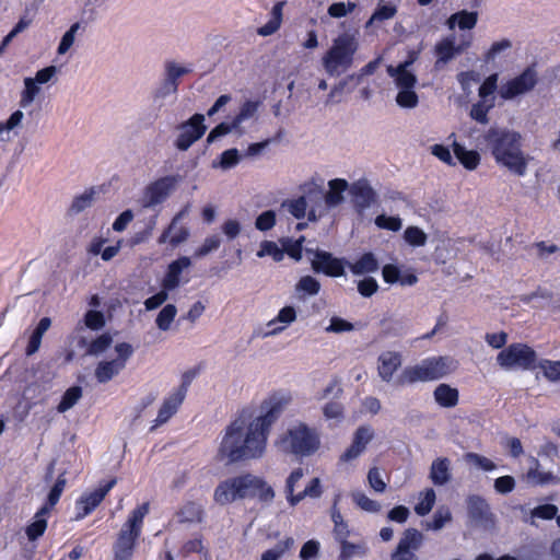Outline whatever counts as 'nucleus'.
Masks as SVG:
<instances>
[{"label": "nucleus", "mask_w": 560, "mask_h": 560, "mask_svg": "<svg viewBox=\"0 0 560 560\" xmlns=\"http://www.w3.org/2000/svg\"><path fill=\"white\" fill-rule=\"evenodd\" d=\"M81 396H82L81 387L73 386V387L68 388L65 392L59 405L57 406L58 412H66L67 410L71 409L78 402V400L81 398Z\"/></svg>", "instance_id": "obj_42"}, {"label": "nucleus", "mask_w": 560, "mask_h": 560, "mask_svg": "<svg viewBox=\"0 0 560 560\" xmlns=\"http://www.w3.org/2000/svg\"><path fill=\"white\" fill-rule=\"evenodd\" d=\"M328 191L325 192V206L327 210L341 205L345 200L343 194L349 190L350 185L343 178H335L328 182Z\"/></svg>", "instance_id": "obj_24"}, {"label": "nucleus", "mask_w": 560, "mask_h": 560, "mask_svg": "<svg viewBox=\"0 0 560 560\" xmlns=\"http://www.w3.org/2000/svg\"><path fill=\"white\" fill-rule=\"evenodd\" d=\"M116 483L117 479L113 478L98 489L90 493H84L77 502V506L81 509V512L77 514L75 520H82L97 508Z\"/></svg>", "instance_id": "obj_16"}, {"label": "nucleus", "mask_w": 560, "mask_h": 560, "mask_svg": "<svg viewBox=\"0 0 560 560\" xmlns=\"http://www.w3.org/2000/svg\"><path fill=\"white\" fill-rule=\"evenodd\" d=\"M538 366L550 382H560V361L542 360Z\"/></svg>", "instance_id": "obj_54"}, {"label": "nucleus", "mask_w": 560, "mask_h": 560, "mask_svg": "<svg viewBox=\"0 0 560 560\" xmlns=\"http://www.w3.org/2000/svg\"><path fill=\"white\" fill-rule=\"evenodd\" d=\"M58 72L59 69L56 66L51 65L38 70L35 73L34 79L39 85L47 83L55 84L58 81Z\"/></svg>", "instance_id": "obj_59"}, {"label": "nucleus", "mask_w": 560, "mask_h": 560, "mask_svg": "<svg viewBox=\"0 0 560 560\" xmlns=\"http://www.w3.org/2000/svg\"><path fill=\"white\" fill-rule=\"evenodd\" d=\"M50 510L48 505L42 506L34 516L33 522L26 526L25 534L30 541H35L42 537L47 528V518Z\"/></svg>", "instance_id": "obj_26"}, {"label": "nucleus", "mask_w": 560, "mask_h": 560, "mask_svg": "<svg viewBox=\"0 0 560 560\" xmlns=\"http://www.w3.org/2000/svg\"><path fill=\"white\" fill-rule=\"evenodd\" d=\"M93 197H94L93 190L85 191L82 195L77 196L70 206V212L78 214V213L84 211L85 209L90 208L93 202Z\"/></svg>", "instance_id": "obj_57"}, {"label": "nucleus", "mask_w": 560, "mask_h": 560, "mask_svg": "<svg viewBox=\"0 0 560 560\" xmlns=\"http://www.w3.org/2000/svg\"><path fill=\"white\" fill-rule=\"evenodd\" d=\"M396 103L401 108H415L419 104V96L415 88L400 89L396 96Z\"/></svg>", "instance_id": "obj_46"}, {"label": "nucleus", "mask_w": 560, "mask_h": 560, "mask_svg": "<svg viewBox=\"0 0 560 560\" xmlns=\"http://www.w3.org/2000/svg\"><path fill=\"white\" fill-rule=\"evenodd\" d=\"M24 89L21 92V98H20V107L21 108H27L33 104V102L36 100V97L40 93V85L35 81L34 78H25L23 80Z\"/></svg>", "instance_id": "obj_35"}, {"label": "nucleus", "mask_w": 560, "mask_h": 560, "mask_svg": "<svg viewBox=\"0 0 560 560\" xmlns=\"http://www.w3.org/2000/svg\"><path fill=\"white\" fill-rule=\"evenodd\" d=\"M520 132L497 126L480 138V143L491 152L495 162L517 176H524L527 170V159L522 152Z\"/></svg>", "instance_id": "obj_2"}, {"label": "nucleus", "mask_w": 560, "mask_h": 560, "mask_svg": "<svg viewBox=\"0 0 560 560\" xmlns=\"http://www.w3.org/2000/svg\"><path fill=\"white\" fill-rule=\"evenodd\" d=\"M191 260L187 256H182L172 261L168 267L164 279L162 280V288L165 291H173L180 284V275L184 269L189 268Z\"/></svg>", "instance_id": "obj_21"}, {"label": "nucleus", "mask_w": 560, "mask_h": 560, "mask_svg": "<svg viewBox=\"0 0 560 560\" xmlns=\"http://www.w3.org/2000/svg\"><path fill=\"white\" fill-rule=\"evenodd\" d=\"M149 503L144 502L141 505H139L137 509H135L130 515V517L127 520V522L122 525V529H129L132 534H137L140 536L141 527L143 523V518L149 513Z\"/></svg>", "instance_id": "obj_34"}, {"label": "nucleus", "mask_w": 560, "mask_h": 560, "mask_svg": "<svg viewBox=\"0 0 560 560\" xmlns=\"http://www.w3.org/2000/svg\"><path fill=\"white\" fill-rule=\"evenodd\" d=\"M405 240L412 246H423L427 243V234L418 226H408L404 233Z\"/></svg>", "instance_id": "obj_58"}, {"label": "nucleus", "mask_w": 560, "mask_h": 560, "mask_svg": "<svg viewBox=\"0 0 560 560\" xmlns=\"http://www.w3.org/2000/svg\"><path fill=\"white\" fill-rule=\"evenodd\" d=\"M359 48L355 37H335L331 46L322 57V66L329 77H340L346 73L354 62Z\"/></svg>", "instance_id": "obj_5"}, {"label": "nucleus", "mask_w": 560, "mask_h": 560, "mask_svg": "<svg viewBox=\"0 0 560 560\" xmlns=\"http://www.w3.org/2000/svg\"><path fill=\"white\" fill-rule=\"evenodd\" d=\"M373 436L374 432L371 427H359L354 432L352 444L341 455V460L350 462L355 459L365 450L366 445L372 441Z\"/></svg>", "instance_id": "obj_18"}, {"label": "nucleus", "mask_w": 560, "mask_h": 560, "mask_svg": "<svg viewBox=\"0 0 560 560\" xmlns=\"http://www.w3.org/2000/svg\"><path fill=\"white\" fill-rule=\"evenodd\" d=\"M177 314V308L174 304H166L158 314L155 324L159 329L167 331L171 328V324Z\"/></svg>", "instance_id": "obj_43"}, {"label": "nucleus", "mask_w": 560, "mask_h": 560, "mask_svg": "<svg viewBox=\"0 0 560 560\" xmlns=\"http://www.w3.org/2000/svg\"><path fill=\"white\" fill-rule=\"evenodd\" d=\"M238 131L240 133H243L242 130L235 125L234 120L232 122H221L218 126H215L208 135L207 137V143H212L220 137H223L232 131Z\"/></svg>", "instance_id": "obj_53"}, {"label": "nucleus", "mask_w": 560, "mask_h": 560, "mask_svg": "<svg viewBox=\"0 0 560 560\" xmlns=\"http://www.w3.org/2000/svg\"><path fill=\"white\" fill-rule=\"evenodd\" d=\"M323 415L326 420L340 421L343 418V406L338 401H329L323 407Z\"/></svg>", "instance_id": "obj_62"}, {"label": "nucleus", "mask_w": 560, "mask_h": 560, "mask_svg": "<svg viewBox=\"0 0 560 560\" xmlns=\"http://www.w3.org/2000/svg\"><path fill=\"white\" fill-rule=\"evenodd\" d=\"M202 505L188 501L177 512V517L180 523H201L203 520Z\"/></svg>", "instance_id": "obj_30"}, {"label": "nucleus", "mask_w": 560, "mask_h": 560, "mask_svg": "<svg viewBox=\"0 0 560 560\" xmlns=\"http://www.w3.org/2000/svg\"><path fill=\"white\" fill-rule=\"evenodd\" d=\"M353 501L360 506L362 510L370 513H377L381 511V504L377 501H374L366 497L362 492H353L352 493Z\"/></svg>", "instance_id": "obj_61"}, {"label": "nucleus", "mask_w": 560, "mask_h": 560, "mask_svg": "<svg viewBox=\"0 0 560 560\" xmlns=\"http://www.w3.org/2000/svg\"><path fill=\"white\" fill-rule=\"evenodd\" d=\"M281 208L285 209L292 217L301 220L307 215V202L300 196L295 199H287L281 203Z\"/></svg>", "instance_id": "obj_39"}, {"label": "nucleus", "mask_w": 560, "mask_h": 560, "mask_svg": "<svg viewBox=\"0 0 560 560\" xmlns=\"http://www.w3.org/2000/svg\"><path fill=\"white\" fill-rule=\"evenodd\" d=\"M536 361V352L525 343H512L497 355L498 364L504 370H533Z\"/></svg>", "instance_id": "obj_7"}, {"label": "nucleus", "mask_w": 560, "mask_h": 560, "mask_svg": "<svg viewBox=\"0 0 560 560\" xmlns=\"http://www.w3.org/2000/svg\"><path fill=\"white\" fill-rule=\"evenodd\" d=\"M377 373L382 381L389 383L395 372L401 366L402 357L396 351H385L378 357Z\"/></svg>", "instance_id": "obj_19"}, {"label": "nucleus", "mask_w": 560, "mask_h": 560, "mask_svg": "<svg viewBox=\"0 0 560 560\" xmlns=\"http://www.w3.org/2000/svg\"><path fill=\"white\" fill-rule=\"evenodd\" d=\"M180 182V175H168L148 185L144 190L143 207L154 208L163 203L176 190Z\"/></svg>", "instance_id": "obj_10"}, {"label": "nucleus", "mask_w": 560, "mask_h": 560, "mask_svg": "<svg viewBox=\"0 0 560 560\" xmlns=\"http://www.w3.org/2000/svg\"><path fill=\"white\" fill-rule=\"evenodd\" d=\"M423 541V535L416 528H407L402 537L392 553V560H418L415 551L418 550Z\"/></svg>", "instance_id": "obj_14"}, {"label": "nucleus", "mask_w": 560, "mask_h": 560, "mask_svg": "<svg viewBox=\"0 0 560 560\" xmlns=\"http://www.w3.org/2000/svg\"><path fill=\"white\" fill-rule=\"evenodd\" d=\"M478 20V13L476 11L462 10L452 14L446 24L451 31L458 27L460 31H470L475 27Z\"/></svg>", "instance_id": "obj_28"}, {"label": "nucleus", "mask_w": 560, "mask_h": 560, "mask_svg": "<svg viewBox=\"0 0 560 560\" xmlns=\"http://www.w3.org/2000/svg\"><path fill=\"white\" fill-rule=\"evenodd\" d=\"M455 37H445L435 45V55L438 57L435 61V68L440 69L448 61L460 55L466 44H456Z\"/></svg>", "instance_id": "obj_20"}, {"label": "nucleus", "mask_w": 560, "mask_h": 560, "mask_svg": "<svg viewBox=\"0 0 560 560\" xmlns=\"http://www.w3.org/2000/svg\"><path fill=\"white\" fill-rule=\"evenodd\" d=\"M290 401L287 396H272L260 406V413L253 417L250 409H243L230 425L219 446L218 456L228 464L260 457L266 448L272 424Z\"/></svg>", "instance_id": "obj_1"}, {"label": "nucleus", "mask_w": 560, "mask_h": 560, "mask_svg": "<svg viewBox=\"0 0 560 560\" xmlns=\"http://www.w3.org/2000/svg\"><path fill=\"white\" fill-rule=\"evenodd\" d=\"M259 477L244 474L221 481L214 489L213 500L220 505H226L237 500L255 498Z\"/></svg>", "instance_id": "obj_6"}, {"label": "nucleus", "mask_w": 560, "mask_h": 560, "mask_svg": "<svg viewBox=\"0 0 560 560\" xmlns=\"http://www.w3.org/2000/svg\"><path fill=\"white\" fill-rule=\"evenodd\" d=\"M178 136L174 145L179 151H187L206 132L205 115L195 114L188 120L177 126Z\"/></svg>", "instance_id": "obj_11"}, {"label": "nucleus", "mask_w": 560, "mask_h": 560, "mask_svg": "<svg viewBox=\"0 0 560 560\" xmlns=\"http://www.w3.org/2000/svg\"><path fill=\"white\" fill-rule=\"evenodd\" d=\"M283 5L284 1H279L272 7L268 22L257 30V35H272L279 30L282 22Z\"/></svg>", "instance_id": "obj_32"}, {"label": "nucleus", "mask_w": 560, "mask_h": 560, "mask_svg": "<svg viewBox=\"0 0 560 560\" xmlns=\"http://www.w3.org/2000/svg\"><path fill=\"white\" fill-rule=\"evenodd\" d=\"M276 212L273 210H266L256 218L255 228L258 231L266 232L271 230L276 225Z\"/></svg>", "instance_id": "obj_60"}, {"label": "nucleus", "mask_w": 560, "mask_h": 560, "mask_svg": "<svg viewBox=\"0 0 560 560\" xmlns=\"http://www.w3.org/2000/svg\"><path fill=\"white\" fill-rule=\"evenodd\" d=\"M319 445L320 440L316 430L303 422L290 427L277 441L280 452L301 457L311 456Z\"/></svg>", "instance_id": "obj_3"}, {"label": "nucleus", "mask_w": 560, "mask_h": 560, "mask_svg": "<svg viewBox=\"0 0 560 560\" xmlns=\"http://www.w3.org/2000/svg\"><path fill=\"white\" fill-rule=\"evenodd\" d=\"M178 83H174L164 78L161 85L153 93V106L160 110L164 106V100L177 93Z\"/></svg>", "instance_id": "obj_37"}, {"label": "nucleus", "mask_w": 560, "mask_h": 560, "mask_svg": "<svg viewBox=\"0 0 560 560\" xmlns=\"http://www.w3.org/2000/svg\"><path fill=\"white\" fill-rule=\"evenodd\" d=\"M113 342V338L109 334L105 332L89 343L86 349L88 355L97 357L104 353Z\"/></svg>", "instance_id": "obj_45"}, {"label": "nucleus", "mask_w": 560, "mask_h": 560, "mask_svg": "<svg viewBox=\"0 0 560 560\" xmlns=\"http://www.w3.org/2000/svg\"><path fill=\"white\" fill-rule=\"evenodd\" d=\"M190 70L186 67H180L174 61H167L165 63V79L174 83H178V79L187 74Z\"/></svg>", "instance_id": "obj_64"}, {"label": "nucleus", "mask_w": 560, "mask_h": 560, "mask_svg": "<svg viewBox=\"0 0 560 560\" xmlns=\"http://www.w3.org/2000/svg\"><path fill=\"white\" fill-rule=\"evenodd\" d=\"M304 236H301L299 240H291V238H282V250L283 254L287 253L291 258L295 260H300L302 258V244L304 242Z\"/></svg>", "instance_id": "obj_50"}, {"label": "nucleus", "mask_w": 560, "mask_h": 560, "mask_svg": "<svg viewBox=\"0 0 560 560\" xmlns=\"http://www.w3.org/2000/svg\"><path fill=\"white\" fill-rule=\"evenodd\" d=\"M435 499L434 490L427 489L421 501L415 506V512L420 516L429 514L435 503Z\"/></svg>", "instance_id": "obj_56"}, {"label": "nucleus", "mask_w": 560, "mask_h": 560, "mask_svg": "<svg viewBox=\"0 0 560 560\" xmlns=\"http://www.w3.org/2000/svg\"><path fill=\"white\" fill-rule=\"evenodd\" d=\"M305 253L312 255L310 258L312 269L315 273L337 278L345 275V260L334 257L331 253L306 247Z\"/></svg>", "instance_id": "obj_12"}, {"label": "nucleus", "mask_w": 560, "mask_h": 560, "mask_svg": "<svg viewBox=\"0 0 560 560\" xmlns=\"http://www.w3.org/2000/svg\"><path fill=\"white\" fill-rule=\"evenodd\" d=\"M294 546V539L287 537L284 540L279 541L272 549L265 551L261 555V560H279L285 551Z\"/></svg>", "instance_id": "obj_44"}, {"label": "nucleus", "mask_w": 560, "mask_h": 560, "mask_svg": "<svg viewBox=\"0 0 560 560\" xmlns=\"http://www.w3.org/2000/svg\"><path fill=\"white\" fill-rule=\"evenodd\" d=\"M538 82V73L533 66L527 67L520 75L502 83L498 90L501 98L513 100L534 90Z\"/></svg>", "instance_id": "obj_9"}, {"label": "nucleus", "mask_w": 560, "mask_h": 560, "mask_svg": "<svg viewBox=\"0 0 560 560\" xmlns=\"http://www.w3.org/2000/svg\"><path fill=\"white\" fill-rule=\"evenodd\" d=\"M301 189L303 192L301 197L307 202V219L311 222H316L327 213L325 190L315 182L305 183Z\"/></svg>", "instance_id": "obj_13"}, {"label": "nucleus", "mask_w": 560, "mask_h": 560, "mask_svg": "<svg viewBox=\"0 0 560 560\" xmlns=\"http://www.w3.org/2000/svg\"><path fill=\"white\" fill-rule=\"evenodd\" d=\"M66 485V471H63L58 476L55 485L52 486L48 493L47 503L45 505H48L49 510L58 503Z\"/></svg>", "instance_id": "obj_48"}, {"label": "nucleus", "mask_w": 560, "mask_h": 560, "mask_svg": "<svg viewBox=\"0 0 560 560\" xmlns=\"http://www.w3.org/2000/svg\"><path fill=\"white\" fill-rule=\"evenodd\" d=\"M340 559L350 560L354 557H364L368 552V548L364 544H352L348 540L340 542Z\"/></svg>", "instance_id": "obj_41"}, {"label": "nucleus", "mask_w": 560, "mask_h": 560, "mask_svg": "<svg viewBox=\"0 0 560 560\" xmlns=\"http://www.w3.org/2000/svg\"><path fill=\"white\" fill-rule=\"evenodd\" d=\"M322 493L323 490L320 479L317 477L313 478L302 492H299L294 498L291 499V505L295 506L305 498L317 499L322 495Z\"/></svg>", "instance_id": "obj_40"}, {"label": "nucleus", "mask_w": 560, "mask_h": 560, "mask_svg": "<svg viewBox=\"0 0 560 560\" xmlns=\"http://www.w3.org/2000/svg\"><path fill=\"white\" fill-rule=\"evenodd\" d=\"M429 478L435 486H444L452 479L451 460L447 457L434 459L430 467Z\"/></svg>", "instance_id": "obj_25"}, {"label": "nucleus", "mask_w": 560, "mask_h": 560, "mask_svg": "<svg viewBox=\"0 0 560 560\" xmlns=\"http://www.w3.org/2000/svg\"><path fill=\"white\" fill-rule=\"evenodd\" d=\"M117 357L113 360L98 362L94 375L98 383H107L117 376L125 368L129 358L133 353V348L128 342H120L115 346Z\"/></svg>", "instance_id": "obj_8"}, {"label": "nucleus", "mask_w": 560, "mask_h": 560, "mask_svg": "<svg viewBox=\"0 0 560 560\" xmlns=\"http://www.w3.org/2000/svg\"><path fill=\"white\" fill-rule=\"evenodd\" d=\"M259 102L246 101L240 108V113L234 117L235 125L241 129V125L253 117L258 110Z\"/></svg>", "instance_id": "obj_49"}, {"label": "nucleus", "mask_w": 560, "mask_h": 560, "mask_svg": "<svg viewBox=\"0 0 560 560\" xmlns=\"http://www.w3.org/2000/svg\"><path fill=\"white\" fill-rule=\"evenodd\" d=\"M375 224L380 229H385L394 232H397L401 229V220L398 217H387L385 214H380L375 218Z\"/></svg>", "instance_id": "obj_63"}, {"label": "nucleus", "mask_w": 560, "mask_h": 560, "mask_svg": "<svg viewBox=\"0 0 560 560\" xmlns=\"http://www.w3.org/2000/svg\"><path fill=\"white\" fill-rule=\"evenodd\" d=\"M467 511L470 520L478 526L489 527L493 524V514L487 501L477 494L468 495Z\"/></svg>", "instance_id": "obj_17"}, {"label": "nucleus", "mask_w": 560, "mask_h": 560, "mask_svg": "<svg viewBox=\"0 0 560 560\" xmlns=\"http://www.w3.org/2000/svg\"><path fill=\"white\" fill-rule=\"evenodd\" d=\"M258 257L271 256L275 261L283 259V250L272 241H262L257 252Z\"/></svg>", "instance_id": "obj_51"}, {"label": "nucleus", "mask_w": 560, "mask_h": 560, "mask_svg": "<svg viewBox=\"0 0 560 560\" xmlns=\"http://www.w3.org/2000/svg\"><path fill=\"white\" fill-rule=\"evenodd\" d=\"M397 12V9L393 4H383L378 5L374 13L372 14L371 19L366 23V26L373 25L377 22H382L385 20L392 19Z\"/></svg>", "instance_id": "obj_52"}, {"label": "nucleus", "mask_w": 560, "mask_h": 560, "mask_svg": "<svg viewBox=\"0 0 560 560\" xmlns=\"http://www.w3.org/2000/svg\"><path fill=\"white\" fill-rule=\"evenodd\" d=\"M138 537L139 535L132 534L129 529L121 528L113 547L114 560H131Z\"/></svg>", "instance_id": "obj_22"}, {"label": "nucleus", "mask_w": 560, "mask_h": 560, "mask_svg": "<svg viewBox=\"0 0 560 560\" xmlns=\"http://www.w3.org/2000/svg\"><path fill=\"white\" fill-rule=\"evenodd\" d=\"M533 467H530L526 474V480L533 486H545L552 482L556 477L549 471H540L539 462L536 458H532Z\"/></svg>", "instance_id": "obj_36"}, {"label": "nucleus", "mask_w": 560, "mask_h": 560, "mask_svg": "<svg viewBox=\"0 0 560 560\" xmlns=\"http://www.w3.org/2000/svg\"><path fill=\"white\" fill-rule=\"evenodd\" d=\"M241 161V155L238 153V150L233 148V149H229V150H225L221 156H220V161L217 163V162H213L212 163V167L213 168H217V167H220L222 170H230L234 166H236Z\"/></svg>", "instance_id": "obj_47"}, {"label": "nucleus", "mask_w": 560, "mask_h": 560, "mask_svg": "<svg viewBox=\"0 0 560 560\" xmlns=\"http://www.w3.org/2000/svg\"><path fill=\"white\" fill-rule=\"evenodd\" d=\"M386 71L397 90L415 88L418 82L417 75L408 69V63L390 65Z\"/></svg>", "instance_id": "obj_23"}, {"label": "nucleus", "mask_w": 560, "mask_h": 560, "mask_svg": "<svg viewBox=\"0 0 560 560\" xmlns=\"http://www.w3.org/2000/svg\"><path fill=\"white\" fill-rule=\"evenodd\" d=\"M183 393H173L164 400L155 420L156 425L165 423L179 408L184 401Z\"/></svg>", "instance_id": "obj_29"}, {"label": "nucleus", "mask_w": 560, "mask_h": 560, "mask_svg": "<svg viewBox=\"0 0 560 560\" xmlns=\"http://www.w3.org/2000/svg\"><path fill=\"white\" fill-rule=\"evenodd\" d=\"M454 154L456 159L464 165L465 168L472 171L480 163V155L477 151L466 150L465 147L455 142L453 144Z\"/></svg>", "instance_id": "obj_33"}, {"label": "nucleus", "mask_w": 560, "mask_h": 560, "mask_svg": "<svg viewBox=\"0 0 560 560\" xmlns=\"http://www.w3.org/2000/svg\"><path fill=\"white\" fill-rule=\"evenodd\" d=\"M349 194L351 196V201L354 208L359 212H363L364 210L371 208L372 205L376 201L377 197L375 190L365 178L353 182L350 185Z\"/></svg>", "instance_id": "obj_15"}, {"label": "nucleus", "mask_w": 560, "mask_h": 560, "mask_svg": "<svg viewBox=\"0 0 560 560\" xmlns=\"http://www.w3.org/2000/svg\"><path fill=\"white\" fill-rule=\"evenodd\" d=\"M296 291L308 295H316L320 290V283L312 276L302 277L295 285Z\"/></svg>", "instance_id": "obj_55"}, {"label": "nucleus", "mask_w": 560, "mask_h": 560, "mask_svg": "<svg viewBox=\"0 0 560 560\" xmlns=\"http://www.w3.org/2000/svg\"><path fill=\"white\" fill-rule=\"evenodd\" d=\"M433 397L435 402L443 408H454L457 406L459 400V393L457 388L452 387L448 384H439L434 392Z\"/></svg>", "instance_id": "obj_27"}, {"label": "nucleus", "mask_w": 560, "mask_h": 560, "mask_svg": "<svg viewBox=\"0 0 560 560\" xmlns=\"http://www.w3.org/2000/svg\"><path fill=\"white\" fill-rule=\"evenodd\" d=\"M456 368L457 362L451 357L428 358L417 365L406 368L397 383L406 385L440 380L454 372Z\"/></svg>", "instance_id": "obj_4"}, {"label": "nucleus", "mask_w": 560, "mask_h": 560, "mask_svg": "<svg viewBox=\"0 0 560 560\" xmlns=\"http://www.w3.org/2000/svg\"><path fill=\"white\" fill-rule=\"evenodd\" d=\"M494 106V100H483L471 106L470 117L479 124L487 125L489 122L488 113Z\"/></svg>", "instance_id": "obj_38"}, {"label": "nucleus", "mask_w": 560, "mask_h": 560, "mask_svg": "<svg viewBox=\"0 0 560 560\" xmlns=\"http://www.w3.org/2000/svg\"><path fill=\"white\" fill-rule=\"evenodd\" d=\"M378 267V261L373 253H365L355 262L349 264L351 272L355 276L375 272Z\"/></svg>", "instance_id": "obj_31"}]
</instances>
